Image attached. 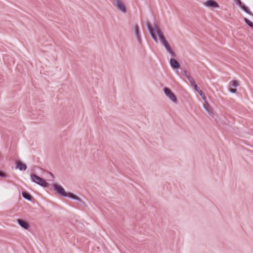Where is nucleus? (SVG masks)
I'll list each match as a JSON object with an SVG mask.
<instances>
[{
  "mask_svg": "<svg viewBox=\"0 0 253 253\" xmlns=\"http://www.w3.org/2000/svg\"><path fill=\"white\" fill-rule=\"evenodd\" d=\"M54 190L59 194L64 197H69L71 198L74 199H78V197L71 193H66L64 188L60 185L57 184H54L53 185Z\"/></svg>",
  "mask_w": 253,
  "mask_h": 253,
  "instance_id": "f03ea898",
  "label": "nucleus"
},
{
  "mask_svg": "<svg viewBox=\"0 0 253 253\" xmlns=\"http://www.w3.org/2000/svg\"><path fill=\"white\" fill-rule=\"evenodd\" d=\"M242 8V9L245 10L246 12L248 13H250V10L249 9H248V8L244 4L242 3V4H241L239 5Z\"/></svg>",
  "mask_w": 253,
  "mask_h": 253,
  "instance_id": "ddd939ff",
  "label": "nucleus"
},
{
  "mask_svg": "<svg viewBox=\"0 0 253 253\" xmlns=\"http://www.w3.org/2000/svg\"><path fill=\"white\" fill-rule=\"evenodd\" d=\"M170 64L171 66L173 68H177L179 66V64L177 61L174 59H170Z\"/></svg>",
  "mask_w": 253,
  "mask_h": 253,
  "instance_id": "1a4fd4ad",
  "label": "nucleus"
},
{
  "mask_svg": "<svg viewBox=\"0 0 253 253\" xmlns=\"http://www.w3.org/2000/svg\"><path fill=\"white\" fill-rule=\"evenodd\" d=\"M0 176L1 177H5V174L3 172L0 171Z\"/></svg>",
  "mask_w": 253,
  "mask_h": 253,
  "instance_id": "6ab92c4d",
  "label": "nucleus"
},
{
  "mask_svg": "<svg viewBox=\"0 0 253 253\" xmlns=\"http://www.w3.org/2000/svg\"><path fill=\"white\" fill-rule=\"evenodd\" d=\"M16 168L21 170H26L27 167L25 164L22 163L20 161H18L16 162Z\"/></svg>",
  "mask_w": 253,
  "mask_h": 253,
  "instance_id": "0eeeda50",
  "label": "nucleus"
},
{
  "mask_svg": "<svg viewBox=\"0 0 253 253\" xmlns=\"http://www.w3.org/2000/svg\"><path fill=\"white\" fill-rule=\"evenodd\" d=\"M194 87V88L198 92V91H199V88H198V87L197 86V84H195L193 85Z\"/></svg>",
  "mask_w": 253,
  "mask_h": 253,
  "instance_id": "f3484780",
  "label": "nucleus"
},
{
  "mask_svg": "<svg viewBox=\"0 0 253 253\" xmlns=\"http://www.w3.org/2000/svg\"><path fill=\"white\" fill-rule=\"evenodd\" d=\"M230 91L232 93H236L237 91V89L235 88H230Z\"/></svg>",
  "mask_w": 253,
  "mask_h": 253,
  "instance_id": "a211bd4d",
  "label": "nucleus"
},
{
  "mask_svg": "<svg viewBox=\"0 0 253 253\" xmlns=\"http://www.w3.org/2000/svg\"><path fill=\"white\" fill-rule=\"evenodd\" d=\"M230 84L231 86L236 87L239 85V83L237 81L233 80L230 82Z\"/></svg>",
  "mask_w": 253,
  "mask_h": 253,
  "instance_id": "9d476101",
  "label": "nucleus"
},
{
  "mask_svg": "<svg viewBox=\"0 0 253 253\" xmlns=\"http://www.w3.org/2000/svg\"><path fill=\"white\" fill-rule=\"evenodd\" d=\"M135 34L137 36V40L139 42H140L141 40H140V35H139V33L138 26L137 25L135 26Z\"/></svg>",
  "mask_w": 253,
  "mask_h": 253,
  "instance_id": "9b49d317",
  "label": "nucleus"
},
{
  "mask_svg": "<svg viewBox=\"0 0 253 253\" xmlns=\"http://www.w3.org/2000/svg\"><path fill=\"white\" fill-rule=\"evenodd\" d=\"M148 29L150 31V33H151V36L155 40V41L157 42V38L158 37L161 42L164 45L168 51L171 54H173V53L172 51V49H171L167 41L165 40L163 33L161 32L159 28L156 27L155 29H153L150 25H148Z\"/></svg>",
  "mask_w": 253,
  "mask_h": 253,
  "instance_id": "f257e3e1",
  "label": "nucleus"
},
{
  "mask_svg": "<svg viewBox=\"0 0 253 253\" xmlns=\"http://www.w3.org/2000/svg\"><path fill=\"white\" fill-rule=\"evenodd\" d=\"M187 78H188L189 81L190 82V83L192 85H194V84H196L194 79L192 78L190 76H188L187 77Z\"/></svg>",
  "mask_w": 253,
  "mask_h": 253,
  "instance_id": "2eb2a0df",
  "label": "nucleus"
},
{
  "mask_svg": "<svg viewBox=\"0 0 253 253\" xmlns=\"http://www.w3.org/2000/svg\"><path fill=\"white\" fill-rule=\"evenodd\" d=\"M244 20H245V21L246 22V23L249 26H250L251 27L253 28V23L251 21H250L249 19H248L247 18H245Z\"/></svg>",
  "mask_w": 253,
  "mask_h": 253,
  "instance_id": "4468645a",
  "label": "nucleus"
},
{
  "mask_svg": "<svg viewBox=\"0 0 253 253\" xmlns=\"http://www.w3.org/2000/svg\"><path fill=\"white\" fill-rule=\"evenodd\" d=\"M31 177L33 182L43 187L48 186V183L44 180L39 177L37 175L32 174Z\"/></svg>",
  "mask_w": 253,
  "mask_h": 253,
  "instance_id": "7ed1b4c3",
  "label": "nucleus"
},
{
  "mask_svg": "<svg viewBox=\"0 0 253 253\" xmlns=\"http://www.w3.org/2000/svg\"><path fill=\"white\" fill-rule=\"evenodd\" d=\"M18 222L24 228L26 229H27L28 228V224L26 221L22 219H18Z\"/></svg>",
  "mask_w": 253,
  "mask_h": 253,
  "instance_id": "6e6552de",
  "label": "nucleus"
},
{
  "mask_svg": "<svg viewBox=\"0 0 253 253\" xmlns=\"http://www.w3.org/2000/svg\"><path fill=\"white\" fill-rule=\"evenodd\" d=\"M115 6L117 7V8L124 13H126V8L124 3V2L121 0H116L115 2L114 3Z\"/></svg>",
  "mask_w": 253,
  "mask_h": 253,
  "instance_id": "39448f33",
  "label": "nucleus"
},
{
  "mask_svg": "<svg viewBox=\"0 0 253 253\" xmlns=\"http://www.w3.org/2000/svg\"><path fill=\"white\" fill-rule=\"evenodd\" d=\"M22 195H23V196L25 198H26V199H28V200H31V198H32V197H31V196L30 194H29L28 193H26V192H23L22 193Z\"/></svg>",
  "mask_w": 253,
  "mask_h": 253,
  "instance_id": "f8f14e48",
  "label": "nucleus"
},
{
  "mask_svg": "<svg viewBox=\"0 0 253 253\" xmlns=\"http://www.w3.org/2000/svg\"><path fill=\"white\" fill-rule=\"evenodd\" d=\"M204 5L209 7H218L219 5L216 2L213 0H209L204 3Z\"/></svg>",
  "mask_w": 253,
  "mask_h": 253,
  "instance_id": "423d86ee",
  "label": "nucleus"
},
{
  "mask_svg": "<svg viewBox=\"0 0 253 253\" xmlns=\"http://www.w3.org/2000/svg\"><path fill=\"white\" fill-rule=\"evenodd\" d=\"M164 92L165 94L173 102L176 103L177 102V98L173 93L167 87L164 88Z\"/></svg>",
  "mask_w": 253,
  "mask_h": 253,
  "instance_id": "20e7f679",
  "label": "nucleus"
},
{
  "mask_svg": "<svg viewBox=\"0 0 253 253\" xmlns=\"http://www.w3.org/2000/svg\"><path fill=\"white\" fill-rule=\"evenodd\" d=\"M198 93L200 94V95H201V96L204 99H205V94L203 93V92L200 90L199 91H198Z\"/></svg>",
  "mask_w": 253,
  "mask_h": 253,
  "instance_id": "dca6fc26",
  "label": "nucleus"
},
{
  "mask_svg": "<svg viewBox=\"0 0 253 253\" xmlns=\"http://www.w3.org/2000/svg\"><path fill=\"white\" fill-rule=\"evenodd\" d=\"M238 4L240 5L241 4H242V2L240 0H238Z\"/></svg>",
  "mask_w": 253,
  "mask_h": 253,
  "instance_id": "aec40b11",
  "label": "nucleus"
}]
</instances>
